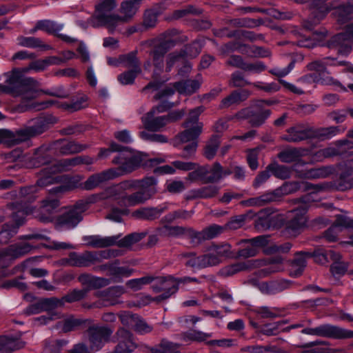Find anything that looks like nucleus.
I'll return each mask as SVG.
<instances>
[{
  "instance_id": "nucleus-61",
  "label": "nucleus",
  "mask_w": 353,
  "mask_h": 353,
  "mask_svg": "<svg viewBox=\"0 0 353 353\" xmlns=\"http://www.w3.org/2000/svg\"><path fill=\"white\" fill-rule=\"evenodd\" d=\"M208 166H198L196 165V168L188 174V179L191 181H201L203 183H208Z\"/></svg>"
},
{
  "instance_id": "nucleus-16",
  "label": "nucleus",
  "mask_w": 353,
  "mask_h": 353,
  "mask_svg": "<svg viewBox=\"0 0 353 353\" xmlns=\"http://www.w3.org/2000/svg\"><path fill=\"white\" fill-rule=\"evenodd\" d=\"M353 148V142L347 139L339 140L334 143V145L319 150L313 155V159L321 161L325 158L341 155L346 150Z\"/></svg>"
},
{
  "instance_id": "nucleus-15",
  "label": "nucleus",
  "mask_w": 353,
  "mask_h": 353,
  "mask_svg": "<svg viewBox=\"0 0 353 353\" xmlns=\"http://www.w3.org/2000/svg\"><path fill=\"white\" fill-rule=\"evenodd\" d=\"M353 44V23L346 26L343 32L334 36L329 41L327 46L330 48H338L340 53L350 50Z\"/></svg>"
},
{
  "instance_id": "nucleus-47",
  "label": "nucleus",
  "mask_w": 353,
  "mask_h": 353,
  "mask_svg": "<svg viewBox=\"0 0 353 353\" xmlns=\"http://www.w3.org/2000/svg\"><path fill=\"white\" fill-rule=\"evenodd\" d=\"M288 284L284 281H272L259 284L260 290L267 294H274L284 290Z\"/></svg>"
},
{
  "instance_id": "nucleus-64",
  "label": "nucleus",
  "mask_w": 353,
  "mask_h": 353,
  "mask_svg": "<svg viewBox=\"0 0 353 353\" xmlns=\"http://www.w3.org/2000/svg\"><path fill=\"white\" fill-rule=\"evenodd\" d=\"M210 249L214 252L216 258L220 260V263L225 259L233 257V254L231 252V247L229 244L212 245L210 247Z\"/></svg>"
},
{
  "instance_id": "nucleus-42",
  "label": "nucleus",
  "mask_w": 353,
  "mask_h": 353,
  "mask_svg": "<svg viewBox=\"0 0 353 353\" xmlns=\"http://www.w3.org/2000/svg\"><path fill=\"white\" fill-rule=\"evenodd\" d=\"M353 14V0H348L347 3L337 7L333 14L340 23H343L350 19Z\"/></svg>"
},
{
  "instance_id": "nucleus-2",
  "label": "nucleus",
  "mask_w": 353,
  "mask_h": 353,
  "mask_svg": "<svg viewBox=\"0 0 353 353\" xmlns=\"http://www.w3.org/2000/svg\"><path fill=\"white\" fill-rule=\"evenodd\" d=\"M77 157L64 159L54 161L51 166L42 168L39 172L37 184L41 187H46L55 183L57 181V177L54 175L59 172L71 170L74 167L79 165Z\"/></svg>"
},
{
  "instance_id": "nucleus-26",
  "label": "nucleus",
  "mask_w": 353,
  "mask_h": 353,
  "mask_svg": "<svg viewBox=\"0 0 353 353\" xmlns=\"http://www.w3.org/2000/svg\"><path fill=\"white\" fill-rule=\"evenodd\" d=\"M102 194L105 199H112L116 201L119 207H133L136 205H130L127 201V199L130 196L123 192L119 184H115L108 187L103 191Z\"/></svg>"
},
{
  "instance_id": "nucleus-21",
  "label": "nucleus",
  "mask_w": 353,
  "mask_h": 353,
  "mask_svg": "<svg viewBox=\"0 0 353 353\" xmlns=\"http://www.w3.org/2000/svg\"><path fill=\"white\" fill-rule=\"evenodd\" d=\"M339 185L341 189H349L353 187V152L349 158L339 163Z\"/></svg>"
},
{
  "instance_id": "nucleus-48",
  "label": "nucleus",
  "mask_w": 353,
  "mask_h": 353,
  "mask_svg": "<svg viewBox=\"0 0 353 353\" xmlns=\"http://www.w3.org/2000/svg\"><path fill=\"white\" fill-rule=\"evenodd\" d=\"M174 87L180 94H191L199 88L200 83L197 80L188 79L175 83Z\"/></svg>"
},
{
  "instance_id": "nucleus-3",
  "label": "nucleus",
  "mask_w": 353,
  "mask_h": 353,
  "mask_svg": "<svg viewBox=\"0 0 353 353\" xmlns=\"http://www.w3.org/2000/svg\"><path fill=\"white\" fill-rule=\"evenodd\" d=\"M36 187H26L20 190V195L22 200L20 203H16L13 205L14 212L12 219L18 228L25 222L26 217L28 215H33L34 207L30 206L27 203L34 201L37 197L36 195Z\"/></svg>"
},
{
  "instance_id": "nucleus-7",
  "label": "nucleus",
  "mask_w": 353,
  "mask_h": 353,
  "mask_svg": "<svg viewBox=\"0 0 353 353\" xmlns=\"http://www.w3.org/2000/svg\"><path fill=\"white\" fill-rule=\"evenodd\" d=\"M173 106L174 103L163 101L161 104L153 108L141 118L144 127L152 132L161 130L168 123L167 118L165 116L154 117L155 113L163 112Z\"/></svg>"
},
{
  "instance_id": "nucleus-30",
  "label": "nucleus",
  "mask_w": 353,
  "mask_h": 353,
  "mask_svg": "<svg viewBox=\"0 0 353 353\" xmlns=\"http://www.w3.org/2000/svg\"><path fill=\"white\" fill-rule=\"evenodd\" d=\"M53 150L52 145L50 147L41 146L37 148L31 159V164L34 167H40L45 165V168L51 166L54 161L52 157V152Z\"/></svg>"
},
{
  "instance_id": "nucleus-54",
  "label": "nucleus",
  "mask_w": 353,
  "mask_h": 353,
  "mask_svg": "<svg viewBox=\"0 0 353 353\" xmlns=\"http://www.w3.org/2000/svg\"><path fill=\"white\" fill-rule=\"evenodd\" d=\"M298 82L301 84H310L312 83H319L321 84H339V82L334 81L331 77L323 78L316 74H307L298 79Z\"/></svg>"
},
{
  "instance_id": "nucleus-4",
  "label": "nucleus",
  "mask_w": 353,
  "mask_h": 353,
  "mask_svg": "<svg viewBox=\"0 0 353 353\" xmlns=\"http://www.w3.org/2000/svg\"><path fill=\"white\" fill-rule=\"evenodd\" d=\"M144 156L140 153H119L112 160V163L119 165L117 168H112L115 171L117 177L131 173L141 165H143Z\"/></svg>"
},
{
  "instance_id": "nucleus-55",
  "label": "nucleus",
  "mask_w": 353,
  "mask_h": 353,
  "mask_svg": "<svg viewBox=\"0 0 353 353\" xmlns=\"http://www.w3.org/2000/svg\"><path fill=\"white\" fill-rule=\"evenodd\" d=\"M327 31H321L315 32L312 34V37L306 39L303 41H299L298 45L301 47L312 48L316 46H322L323 40L327 35Z\"/></svg>"
},
{
  "instance_id": "nucleus-58",
  "label": "nucleus",
  "mask_w": 353,
  "mask_h": 353,
  "mask_svg": "<svg viewBox=\"0 0 353 353\" xmlns=\"http://www.w3.org/2000/svg\"><path fill=\"white\" fill-rule=\"evenodd\" d=\"M94 263H100L103 259H110L121 254V251L116 249H108L100 251H92Z\"/></svg>"
},
{
  "instance_id": "nucleus-25",
  "label": "nucleus",
  "mask_w": 353,
  "mask_h": 353,
  "mask_svg": "<svg viewBox=\"0 0 353 353\" xmlns=\"http://www.w3.org/2000/svg\"><path fill=\"white\" fill-rule=\"evenodd\" d=\"M168 209L167 203L157 207H143L134 210L132 213V216L139 220L153 221L160 217L161 214Z\"/></svg>"
},
{
  "instance_id": "nucleus-43",
  "label": "nucleus",
  "mask_w": 353,
  "mask_h": 353,
  "mask_svg": "<svg viewBox=\"0 0 353 353\" xmlns=\"http://www.w3.org/2000/svg\"><path fill=\"white\" fill-rule=\"evenodd\" d=\"M146 234L147 233L145 232H133L126 235L122 239L120 238L121 235H114V237H117V242L115 243V245L120 248H130L133 244L138 243L145 238Z\"/></svg>"
},
{
  "instance_id": "nucleus-51",
  "label": "nucleus",
  "mask_w": 353,
  "mask_h": 353,
  "mask_svg": "<svg viewBox=\"0 0 353 353\" xmlns=\"http://www.w3.org/2000/svg\"><path fill=\"white\" fill-rule=\"evenodd\" d=\"M18 45L22 47L37 48H41L43 50L50 49V46L44 44L42 40L34 37L20 36L17 38Z\"/></svg>"
},
{
  "instance_id": "nucleus-59",
  "label": "nucleus",
  "mask_w": 353,
  "mask_h": 353,
  "mask_svg": "<svg viewBox=\"0 0 353 353\" xmlns=\"http://www.w3.org/2000/svg\"><path fill=\"white\" fill-rule=\"evenodd\" d=\"M220 145V137L213 135L207 142L203 154L208 159H212L215 156L217 149Z\"/></svg>"
},
{
  "instance_id": "nucleus-39",
  "label": "nucleus",
  "mask_w": 353,
  "mask_h": 353,
  "mask_svg": "<svg viewBox=\"0 0 353 353\" xmlns=\"http://www.w3.org/2000/svg\"><path fill=\"white\" fill-rule=\"evenodd\" d=\"M250 95V92L248 90L234 91L221 101L220 103V108H227L232 105L239 104L246 100Z\"/></svg>"
},
{
  "instance_id": "nucleus-8",
  "label": "nucleus",
  "mask_w": 353,
  "mask_h": 353,
  "mask_svg": "<svg viewBox=\"0 0 353 353\" xmlns=\"http://www.w3.org/2000/svg\"><path fill=\"white\" fill-rule=\"evenodd\" d=\"M307 208L305 204H302L299 208L290 211L288 217L290 219L284 226L285 232L290 236H296L305 226L307 217L305 214Z\"/></svg>"
},
{
  "instance_id": "nucleus-24",
  "label": "nucleus",
  "mask_w": 353,
  "mask_h": 353,
  "mask_svg": "<svg viewBox=\"0 0 353 353\" xmlns=\"http://www.w3.org/2000/svg\"><path fill=\"white\" fill-rule=\"evenodd\" d=\"M59 299L55 297L41 299L26 308V315L39 314L42 312H49L59 306Z\"/></svg>"
},
{
  "instance_id": "nucleus-31",
  "label": "nucleus",
  "mask_w": 353,
  "mask_h": 353,
  "mask_svg": "<svg viewBox=\"0 0 353 353\" xmlns=\"http://www.w3.org/2000/svg\"><path fill=\"white\" fill-rule=\"evenodd\" d=\"M92 251H85L82 253L70 252L67 263L73 267H88L94 264Z\"/></svg>"
},
{
  "instance_id": "nucleus-52",
  "label": "nucleus",
  "mask_w": 353,
  "mask_h": 353,
  "mask_svg": "<svg viewBox=\"0 0 353 353\" xmlns=\"http://www.w3.org/2000/svg\"><path fill=\"white\" fill-rule=\"evenodd\" d=\"M268 169L277 179L285 180L289 179L292 174V169L283 165L273 162L268 165Z\"/></svg>"
},
{
  "instance_id": "nucleus-49",
  "label": "nucleus",
  "mask_w": 353,
  "mask_h": 353,
  "mask_svg": "<svg viewBox=\"0 0 353 353\" xmlns=\"http://www.w3.org/2000/svg\"><path fill=\"white\" fill-rule=\"evenodd\" d=\"M89 290L88 288H83L81 290L79 289H74L71 291H70L68 294H66L64 296H63L61 299H59V301L61 303H59V306L62 307L64 305L65 303H74L77 301H79L82 299H83Z\"/></svg>"
},
{
  "instance_id": "nucleus-40",
  "label": "nucleus",
  "mask_w": 353,
  "mask_h": 353,
  "mask_svg": "<svg viewBox=\"0 0 353 353\" xmlns=\"http://www.w3.org/2000/svg\"><path fill=\"white\" fill-rule=\"evenodd\" d=\"M219 191L216 185H208L198 189L192 190L187 196L188 199H209L215 196Z\"/></svg>"
},
{
  "instance_id": "nucleus-28",
  "label": "nucleus",
  "mask_w": 353,
  "mask_h": 353,
  "mask_svg": "<svg viewBox=\"0 0 353 353\" xmlns=\"http://www.w3.org/2000/svg\"><path fill=\"white\" fill-rule=\"evenodd\" d=\"M281 200L277 189L272 191H268L263 194L243 201L241 203L248 207H261Z\"/></svg>"
},
{
  "instance_id": "nucleus-1",
  "label": "nucleus",
  "mask_w": 353,
  "mask_h": 353,
  "mask_svg": "<svg viewBox=\"0 0 353 353\" xmlns=\"http://www.w3.org/2000/svg\"><path fill=\"white\" fill-rule=\"evenodd\" d=\"M32 70L30 65L21 69L14 68L12 70L6 80L8 85H0V89L14 97H21L23 101L32 100L38 97L39 83L32 77H26L23 74Z\"/></svg>"
},
{
  "instance_id": "nucleus-62",
  "label": "nucleus",
  "mask_w": 353,
  "mask_h": 353,
  "mask_svg": "<svg viewBox=\"0 0 353 353\" xmlns=\"http://www.w3.org/2000/svg\"><path fill=\"white\" fill-rule=\"evenodd\" d=\"M154 280V277L146 276L139 279L128 280L125 285L128 288L135 292L141 290L144 285L152 283Z\"/></svg>"
},
{
  "instance_id": "nucleus-34",
  "label": "nucleus",
  "mask_w": 353,
  "mask_h": 353,
  "mask_svg": "<svg viewBox=\"0 0 353 353\" xmlns=\"http://www.w3.org/2000/svg\"><path fill=\"white\" fill-rule=\"evenodd\" d=\"M24 141H26L22 129L14 132L6 129L0 130V143H3L10 147Z\"/></svg>"
},
{
  "instance_id": "nucleus-32",
  "label": "nucleus",
  "mask_w": 353,
  "mask_h": 353,
  "mask_svg": "<svg viewBox=\"0 0 353 353\" xmlns=\"http://www.w3.org/2000/svg\"><path fill=\"white\" fill-rule=\"evenodd\" d=\"M117 6L116 0H101L95 5L94 14L88 19V22L92 23L103 17L110 14V12L116 8Z\"/></svg>"
},
{
  "instance_id": "nucleus-6",
  "label": "nucleus",
  "mask_w": 353,
  "mask_h": 353,
  "mask_svg": "<svg viewBox=\"0 0 353 353\" xmlns=\"http://www.w3.org/2000/svg\"><path fill=\"white\" fill-rule=\"evenodd\" d=\"M301 333L336 339L353 338V331L330 324H323L316 327H307Z\"/></svg>"
},
{
  "instance_id": "nucleus-17",
  "label": "nucleus",
  "mask_w": 353,
  "mask_h": 353,
  "mask_svg": "<svg viewBox=\"0 0 353 353\" xmlns=\"http://www.w3.org/2000/svg\"><path fill=\"white\" fill-rule=\"evenodd\" d=\"M32 246L28 243H21L8 246L0 252V268L8 265V261L21 257L30 252Z\"/></svg>"
},
{
  "instance_id": "nucleus-53",
  "label": "nucleus",
  "mask_w": 353,
  "mask_h": 353,
  "mask_svg": "<svg viewBox=\"0 0 353 353\" xmlns=\"http://www.w3.org/2000/svg\"><path fill=\"white\" fill-rule=\"evenodd\" d=\"M332 61L330 57H325L321 60H315L307 65V69L310 71H315L318 76L321 77L325 73H328L326 67L331 65Z\"/></svg>"
},
{
  "instance_id": "nucleus-33",
  "label": "nucleus",
  "mask_w": 353,
  "mask_h": 353,
  "mask_svg": "<svg viewBox=\"0 0 353 353\" xmlns=\"http://www.w3.org/2000/svg\"><path fill=\"white\" fill-rule=\"evenodd\" d=\"M26 342L12 336H0V353H10L23 348Z\"/></svg>"
},
{
  "instance_id": "nucleus-29",
  "label": "nucleus",
  "mask_w": 353,
  "mask_h": 353,
  "mask_svg": "<svg viewBox=\"0 0 353 353\" xmlns=\"http://www.w3.org/2000/svg\"><path fill=\"white\" fill-rule=\"evenodd\" d=\"M83 212V211H81L76 204L73 208L69 210L59 217L58 220L59 225L67 229L74 228L82 220Z\"/></svg>"
},
{
  "instance_id": "nucleus-22",
  "label": "nucleus",
  "mask_w": 353,
  "mask_h": 353,
  "mask_svg": "<svg viewBox=\"0 0 353 353\" xmlns=\"http://www.w3.org/2000/svg\"><path fill=\"white\" fill-rule=\"evenodd\" d=\"M118 344L114 353H131L137 348L131 332L123 328H120L116 333Z\"/></svg>"
},
{
  "instance_id": "nucleus-41",
  "label": "nucleus",
  "mask_w": 353,
  "mask_h": 353,
  "mask_svg": "<svg viewBox=\"0 0 353 353\" xmlns=\"http://www.w3.org/2000/svg\"><path fill=\"white\" fill-rule=\"evenodd\" d=\"M143 0H125L121 4L120 12L128 22L137 13Z\"/></svg>"
},
{
  "instance_id": "nucleus-38",
  "label": "nucleus",
  "mask_w": 353,
  "mask_h": 353,
  "mask_svg": "<svg viewBox=\"0 0 353 353\" xmlns=\"http://www.w3.org/2000/svg\"><path fill=\"white\" fill-rule=\"evenodd\" d=\"M332 172L331 167H320L305 171H297L296 176L301 179H314L325 178Z\"/></svg>"
},
{
  "instance_id": "nucleus-27",
  "label": "nucleus",
  "mask_w": 353,
  "mask_h": 353,
  "mask_svg": "<svg viewBox=\"0 0 353 353\" xmlns=\"http://www.w3.org/2000/svg\"><path fill=\"white\" fill-rule=\"evenodd\" d=\"M88 148V145L86 144H81L75 141L64 139L57 140L52 144V148L62 155L78 153Z\"/></svg>"
},
{
  "instance_id": "nucleus-63",
  "label": "nucleus",
  "mask_w": 353,
  "mask_h": 353,
  "mask_svg": "<svg viewBox=\"0 0 353 353\" xmlns=\"http://www.w3.org/2000/svg\"><path fill=\"white\" fill-rule=\"evenodd\" d=\"M104 293L107 301H110V305H114L119 303L115 300V299L119 298L125 294V290L123 286L117 285L109 288L104 292Z\"/></svg>"
},
{
  "instance_id": "nucleus-35",
  "label": "nucleus",
  "mask_w": 353,
  "mask_h": 353,
  "mask_svg": "<svg viewBox=\"0 0 353 353\" xmlns=\"http://www.w3.org/2000/svg\"><path fill=\"white\" fill-rule=\"evenodd\" d=\"M127 23L122 15L117 14H108L96 21H93L90 25L94 28L99 26H106L110 31L112 32L115 28L122 23Z\"/></svg>"
},
{
  "instance_id": "nucleus-9",
  "label": "nucleus",
  "mask_w": 353,
  "mask_h": 353,
  "mask_svg": "<svg viewBox=\"0 0 353 353\" xmlns=\"http://www.w3.org/2000/svg\"><path fill=\"white\" fill-rule=\"evenodd\" d=\"M113 331L105 326L92 325L86 331L89 348L93 353L101 350L109 341Z\"/></svg>"
},
{
  "instance_id": "nucleus-13",
  "label": "nucleus",
  "mask_w": 353,
  "mask_h": 353,
  "mask_svg": "<svg viewBox=\"0 0 353 353\" xmlns=\"http://www.w3.org/2000/svg\"><path fill=\"white\" fill-rule=\"evenodd\" d=\"M56 122L57 119L50 115L33 119L32 125L21 128L25 141L43 134L49 130Z\"/></svg>"
},
{
  "instance_id": "nucleus-45",
  "label": "nucleus",
  "mask_w": 353,
  "mask_h": 353,
  "mask_svg": "<svg viewBox=\"0 0 353 353\" xmlns=\"http://www.w3.org/2000/svg\"><path fill=\"white\" fill-rule=\"evenodd\" d=\"M340 130L337 126H330L316 129L311 128V139L316 138L322 140L330 139L338 134Z\"/></svg>"
},
{
  "instance_id": "nucleus-10",
  "label": "nucleus",
  "mask_w": 353,
  "mask_h": 353,
  "mask_svg": "<svg viewBox=\"0 0 353 353\" xmlns=\"http://www.w3.org/2000/svg\"><path fill=\"white\" fill-rule=\"evenodd\" d=\"M175 41H161L158 44H154L150 51L154 65L153 77L157 78L163 72L164 68V57L170 48L174 46Z\"/></svg>"
},
{
  "instance_id": "nucleus-23",
  "label": "nucleus",
  "mask_w": 353,
  "mask_h": 353,
  "mask_svg": "<svg viewBox=\"0 0 353 353\" xmlns=\"http://www.w3.org/2000/svg\"><path fill=\"white\" fill-rule=\"evenodd\" d=\"M115 178H117L115 171L110 168L101 172L92 174L85 182L81 184V187L84 190H91L99 187L101 184Z\"/></svg>"
},
{
  "instance_id": "nucleus-20",
  "label": "nucleus",
  "mask_w": 353,
  "mask_h": 353,
  "mask_svg": "<svg viewBox=\"0 0 353 353\" xmlns=\"http://www.w3.org/2000/svg\"><path fill=\"white\" fill-rule=\"evenodd\" d=\"M184 257H191L186 265L192 268H205L207 267L217 265L220 263V260L216 258L210 248L208 252L199 256H195V253L188 252L183 254Z\"/></svg>"
},
{
  "instance_id": "nucleus-57",
  "label": "nucleus",
  "mask_w": 353,
  "mask_h": 353,
  "mask_svg": "<svg viewBox=\"0 0 353 353\" xmlns=\"http://www.w3.org/2000/svg\"><path fill=\"white\" fill-rule=\"evenodd\" d=\"M119 60L121 63H124L126 68H132V70H137V72H141L140 68V63L137 57V52L133 51L127 54L121 55L119 57Z\"/></svg>"
},
{
  "instance_id": "nucleus-44",
  "label": "nucleus",
  "mask_w": 353,
  "mask_h": 353,
  "mask_svg": "<svg viewBox=\"0 0 353 353\" xmlns=\"http://www.w3.org/2000/svg\"><path fill=\"white\" fill-rule=\"evenodd\" d=\"M202 128L203 123H198L196 125L186 128V130L178 134L177 139L182 143L196 141L202 132Z\"/></svg>"
},
{
  "instance_id": "nucleus-37",
  "label": "nucleus",
  "mask_w": 353,
  "mask_h": 353,
  "mask_svg": "<svg viewBox=\"0 0 353 353\" xmlns=\"http://www.w3.org/2000/svg\"><path fill=\"white\" fill-rule=\"evenodd\" d=\"M305 150L301 148H288L280 152L277 157L279 160L285 163L301 161Z\"/></svg>"
},
{
  "instance_id": "nucleus-60",
  "label": "nucleus",
  "mask_w": 353,
  "mask_h": 353,
  "mask_svg": "<svg viewBox=\"0 0 353 353\" xmlns=\"http://www.w3.org/2000/svg\"><path fill=\"white\" fill-rule=\"evenodd\" d=\"M152 353H181L176 343L163 339L160 343L152 349Z\"/></svg>"
},
{
  "instance_id": "nucleus-36",
  "label": "nucleus",
  "mask_w": 353,
  "mask_h": 353,
  "mask_svg": "<svg viewBox=\"0 0 353 353\" xmlns=\"http://www.w3.org/2000/svg\"><path fill=\"white\" fill-rule=\"evenodd\" d=\"M83 240L88 246L102 248L114 245L117 242V237H114V236H101L99 235H90L83 236Z\"/></svg>"
},
{
  "instance_id": "nucleus-11",
  "label": "nucleus",
  "mask_w": 353,
  "mask_h": 353,
  "mask_svg": "<svg viewBox=\"0 0 353 353\" xmlns=\"http://www.w3.org/2000/svg\"><path fill=\"white\" fill-rule=\"evenodd\" d=\"M154 283L152 285V290L156 292L163 293L155 298V301L159 302L170 298L173 294L177 292V282L175 277L168 276L165 277L154 278Z\"/></svg>"
},
{
  "instance_id": "nucleus-19",
  "label": "nucleus",
  "mask_w": 353,
  "mask_h": 353,
  "mask_svg": "<svg viewBox=\"0 0 353 353\" xmlns=\"http://www.w3.org/2000/svg\"><path fill=\"white\" fill-rule=\"evenodd\" d=\"M271 114V111L268 109H258L253 108H245L241 110L237 117L241 119H249L250 124L253 127H259L263 125L265 120Z\"/></svg>"
},
{
  "instance_id": "nucleus-18",
  "label": "nucleus",
  "mask_w": 353,
  "mask_h": 353,
  "mask_svg": "<svg viewBox=\"0 0 353 353\" xmlns=\"http://www.w3.org/2000/svg\"><path fill=\"white\" fill-rule=\"evenodd\" d=\"M288 143H299L311 139V128L303 124H296L288 128L280 137Z\"/></svg>"
},
{
  "instance_id": "nucleus-50",
  "label": "nucleus",
  "mask_w": 353,
  "mask_h": 353,
  "mask_svg": "<svg viewBox=\"0 0 353 353\" xmlns=\"http://www.w3.org/2000/svg\"><path fill=\"white\" fill-rule=\"evenodd\" d=\"M305 256H310L308 252H301L297 254L291 263L290 274L293 276L301 275L306 266V260Z\"/></svg>"
},
{
  "instance_id": "nucleus-46",
  "label": "nucleus",
  "mask_w": 353,
  "mask_h": 353,
  "mask_svg": "<svg viewBox=\"0 0 353 353\" xmlns=\"http://www.w3.org/2000/svg\"><path fill=\"white\" fill-rule=\"evenodd\" d=\"M119 260L112 261V268L110 273L107 274L115 279L121 280L123 277H128L132 274L134 270L128 266H120Z\"/></svg>"
},
{
  "instance_id": "nucleus-14",
  "label": "nucleus",
  "mask_w": 353,
  "mask_h": 353,
  "mask_svg": "<svg viewBox=\"0 0 353 353\" xmlns=\"http://www.w3.org/2000/svg\"><path fill=\"white\" fill-rule=\"evenodd\" d=\"M59 206V201L57 199L48 196L41 201L38 209L34 208L33 216L41 222H52Z\"/></svg>"
},
{
  "instance_id": "nucleus-56",
  "label": "nucleus",
  "mask_w": 353,
  "mask_h": 353,
  "mask_svg": "<svg viewBox=\"0 0 353 353\" xmlns=\"http://www.w3.org/2000/svg\"><path fill=\"white\" fill-rule=\"evenodd\" d=\"M185 58V51H174L168 54L166 57L165 72H170L176 64L183 62Z\"/></svg>"
},
{
  "instance_id": "nucleus-5",
  "label": "nucleus",
  "mask_w": 353,
  "mask_h": 353,
  "mask_svg": "<svg viewBox=\"0 0 353 353\" xmlns=\"http://www.w3.org/2000/svg\"><path fill=\"white\" fill-rule=\"evenodd\" d=\"M157 179L154 176L145 177L139 180V191L130 194L127 199L128 204L141 205L150 199L157 192Z\"/></svg>"
},
{
  "instance_id": "nucleus-12",
  "label": "nucleus",
  "mask_w": 353,
  "mask_h": 353,
  "mask_svg": "<svg viewBox=\"0 0 353 353\" xmlns=\"http://www.w3.org/2000/svg\"><path fill=\"white\" fill-rule=\"evenodd\" d=\"M327 0H312L310 4V14L307 20L303 21V27L309 30L314 28L315 26L319 24L323 20L330 9L325 2Z\"/></svg>"
}]
</instances>
